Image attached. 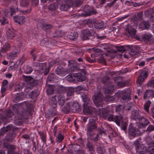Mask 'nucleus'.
<instances>
[{
  "label": "nucleus",
  "instance_id": "obj_1",
  "mask_svg": "<svg viewBox=\"0 0 154 154\" xmlns=\"http://www.w3.org/2000/svg\"><path fill=\"white\" fill-rule=\"evenodd\" d=\"M109 121L115 122L119 126H121V129L125 131L127 128L128 123L126 121H123L122 115L114 116L113 114H110L108 118Z\"/></svg>",
  "mask_w": 154,
  "mask_h": 154
},
{
  "label": "nucleus",
  "instance_id": "obj_2",
  "mask_svg": "<svg viewBox=\"0 0 154 154\" xmlns=\"http://www.w3.org/2000/svg\"><path fill=\"white\" fill-rule=\"evenodd\" d=\"M26 106L25 103H23L20 104H15L13 106V111L16 113L19 114V116L16 115L14 119V122L16 125H20L22 124V117L23 114V113H20V110L21 108Z\"/></svg>",
  "mask_w": 154,
  "mask_h": 154
},
{
  "label": "nucleus",
  "instance_id": "obj_3",
  "mask_svg": "<svg viewBox=\"0 0 154 154\" xmlns=\"http://www.w3.org/2000/svg\"><path fill=\"white\" fill-rule=\"evenodd\" d=\"M103 97L104 96L100 92H98L93 96L94 102L97 107H102L103 106Z\"/></svg>",
  "mask_w": 154,
  "mask_h": 154
},
{
  "label": "nucleus",
  "instance_id": "obj_4",
  "mask_svg": "<svg viewBox=\"0 0 154 154\" xmlns=\"http://www.w3.org/2000/svg\"><path fill=\"white\" fill-rule=\"evenodd\" d=\"M87 134L88 138L92 139L95 135L94 131L97 128V125L95 123L89 122L87 125Z\"/></svg>",
  "mask_w": 154,
  "mask_h": 154
},
{
  "label": "nucleus",
  "instance_id": "obj_5",
  "mask_svg": "<svg viewBox=\"0 0 154 154\" xmlns=\"http://www.w3.org/2000/svg\"><path fill=\"white\" fill-rule=\"evenodd\" d=\"M118 94H119V97H121V100L122 103L128 101L131 99V94L128 90L120 91Z\"/></svg>",
  "mask_w": 154,
  "mask_h": 154
},
{
  "label": "nucleus",
  "instance_id": "obj_6",
  "mask_svg": "<svg viewBox=\"0 0 154 154\" xmlns=\"http://www.w3.org/2000/svg\"><path fill=\"white\" fill-rule=\"evenodd\" d=\"M128 131L130 135L133 138L140 136L142 134L138 128L133 127L131 125L128 128Z\"/></svg>",
  "mask_w": 154,
  "mask_h": 154
},
{
  "label": "nucleus",
  "instance_id": "obj_7",
  "mask_svg": "<svg viewBox=\"0 0 154 154\" xmlns=\"http://www.w3.org/2000/svg\"><path fill=\"white\" fill-rule=\"evenodd\" d=\"M143 40L146 43L150 45L154 43V38L151 34L146 33L141 36Z\"/></svg>",
  "mask_w": 154,
  "mask_h": 154
},
{
  "label": "nucleus",
  "instance_id": "obj_8",
  "mask_svg": "<svg viewBox=\"0 0 154 154\" xmlns=\"http://www.w3.org/2000/svg\"><path fill=\"white\" fill-rule=\"evenodd\" d=\"M73 2L72 0H64L61 3L60 8L62 11H67L72 5Z\"/></svg>",
  "mask_w": 154,
  "mask_h": 154
},
{
  "label": "nucleus",
  "instance_id": "obj_9",
  "mask_svg": "<svg viewBox=\"0 0 154 154\" xmlns=\"http://www.w3.org/2000/svg\"><path fill=\"white\" fill-rule=\"evenodd\" d=\"M24 76V79L27 83V86L32 88L33 86L37 85L38 84V81L30 76Z\"/></svg>",
  "mask_w": 154,
  "mask_h": 154
},
{
  "label": "nucleus",
  "instance_id": "obj_10",
  "mask_svg": "<svg viewBox=\"0 0 154 154\" xmlns=\"http://www.w3.org/2000/svg\"><path fill=\"white\" fill-rule=\"evenodd\" d=\"M68 69L67 71L72 72V71H79L80 69L78 67L77 63L74 60H69L68 61Z\"/></svg>",
  "mask_w": 154,
  "mask_h": 154
},
{
  "label": "nucleus",
  "instance_id": "obj_11",
  "mask_svg": "<svg viewBox=\"0 0 154 154\" xmlns=\"http://www.w3.org/2000/svg\"><path fill=\"white\" fill-rule=\"evenodd\" d=\"M95 32L92 30H90L88 29H84L82 31V34L81 38L83 40H86L88 38V37L93 36Z\"/></svg>",
  "mask_w": 154,
  "mask_h": 154
},
{
  "label": "nucleus",
  "instance_id": "obj_12",
  "mask_svg": "<svg viewBox=\"0 0 154 154\" xmlns=\"http://www.w3.org/2000/svg\"><path fill=\"white\" fill-rule=\"evenodd\" d=\"M138 121L139 123L138 125V127L139 128H144L149 124L148 119L142 116Z\"/></svg>",
  "mask_w": 154,
  "mask_h": 154
},
{
  "label": "nucleus",
  "instance_id": "obj_13",
  "mask_svg": "<svg viewBox=\"0 0 154 154\" xmlns=\"http://www.w3.org/2000/svg\"><path fill=\"white\" fill-rule=\"evenodd\" d=\"M148 76L147 72L146 71L142 72L140 75L139 78L137 81V84L138 86H141L142 83L144 81L145 79Z\"/></svg>",
  "mask_w": 154,
  "mask_h": 154
},
{
  "label": "nucleus",
  "instance_id": "obj_14",
  "mask_svg": "<svg viewBox=\"0 0 154 154\" xmlns=\"http://www.w3.org/2000/svg\"><path fill=\"white\" fill-rule=\"evenodd\" d=\"M98 111V112L97 114H98L100 116L103 117L105 119H107L109 117V112L105 109L101 110V108H98L96 109Z\"/></svg>",
  "mask_w": 154,
  "mask_h": 154
},
{
  "label": "nucleus",
  "instance_id": "obj_15",
  "mask_svg": "<svg viewBox=\"0 0 154 154\" xmlns=\"http://www.w3.org/2000/svg\"><path fill=\"white\" fill-rule=\"evenodd\" d=\"M144 14L146 17H149L151 21H154V8L145 11Z\"/></svg>",
  "mask_w": 154,
  "mask_h": 154
},
{
  "label": "nucleus",
  "instance_id": "obj_16",
  "mask_svg": "<svg viewBox=\"0 0 154 154\" xmlns=\"http://www.w3.org/2000/svg\"><path fill=\"white\" fill-rule=\"evenodd\" d=\"M70 109L73 112H78L81 110V106L77 103L71 102Z\"/></svg>",
  "mask_w": 154,
  "mask_h": 154
},
{
  "label": "nucleus",
  "instance_id": "obj_17",
  "mask_svg": "<svg viewBox=\"0 0 154 154\" xmlns=\"http://www.w3.org/2000/svg\"><path fill=\"white\" fill-rule=\"evenodd\" d=\"M6 35L8 38L12 39L15 36V31L12 28H10L8 29Z\"/></svg>",
  "mask_w": 154,
  "mask_h": 154
},
{
  "label": "nucleus",
  "instance_id": "obj_18",
  "mask_svg": "<svg viewBox=\"0 0 154 154\" xmlns=\"http://www.w3.org/2000/svg\"><path fill=\"white\" fill-rule=\"evenodd\" d=\"M84 10L86 12L85 15V16H90L91 14H95L97 13L96 11L88 5L85 6Z\"/></svg>",
  "mask_w": 154,
  "mask_h": 154
},
{
  "label": "nucleus",
  "instance_id": "obj_19",
  "mask_svg": "<svg viewBox=\"0 0 154 154\" xmlns=\"http://www.w3.org/2000/svg\"><path fill=\"white\" fill-rule=\"evenodd\" d=\"M93 23L95 28L97 29H101L104 26V22L101 20H94Z\"/></svg>",
  "mask_w": 154,
  "mask_h": 154
},
{
  "label": "nucleus",
  "instance_id": "obj_20",
  "mask_svg": "<svg viewBox=\"0 0 154 154\" xmlns=\"http://www.w3.org/2000/svg\"><path fill=\"white\" fill-rule=\"evenodd\" d=\"M14 21L20 25L23 24L25 22V17L23 16H17L14 17Z\"/></svg>",
  "mask_w": 154,
  "mask_h": 154
},
{
  "label": "nucleus",
  "instance_id": "obj_21",
  "mask_svg": "<svg viewBox=\"0 0 154 154\" xmlns=\"http://www.w3.org/2000/svg\"><path fill=\"white\" fill-rule=\"evenodd\" d=\"M154 97V91L152 90H147L146 91L144 95L143 98L144 99H147L150 98Z\"/></svg>",
  "mask_w": 154,
  "mask_h": 154
},
{
  "label": "nucleus",
  "instance_id": "obj_22",
  "mask_svg": "<svg viewBox=\"0 0 154 154\" xmlns=\"http://www.w3.org/2000/svg\"><path fill=\"white\" fill-rule=\"evenodd\" d=\"M75 82H82L85 80L86 77L81 73L75 74Z\"/></svg>",
  "mask_w": 154,
  "mask_h": 154
},
{
  "label": "nucleus",
  "instance_id": "obj_23",
  "mask_svg": "<svg viewBox=\"0 0 154 154\" xmlns=\"http://www.w3.org/2000/svg\"><path fill=\"white\" fill-rule=\"evenodd\" d=\"M139 27L142 30L148 29L150 27V24L148 21H143L139 24Z\"/></svg>",
  "mask_w": 154,
  "mask_h": 154
},
{
  "label": "nucleus",
  "instance_id": "obj_24",
  "mask_svg": "<svg viewBox=\"0 0 154 154\" xmlns=\"http://www.w3.org/2000/svg\"><path fill=\"white\" fill-rule=\"evenodd\" d=\"M57 98L59 105L61 106H63L65 102V99L64 95L63 94L58 95Z\"/></svg>",
  "mask_w": 154,
  "mask_h": 154
},
{
  "label": "nucleus",
  "instance_id": "obj_25",
  "mask_svg": "<svg viewBox=\"0 0 154 154\" xmlns=\"http://www.w3.org/2000/svg\"><path fill=\"white\" fill-rule=\"evenodd\" d=\"M81 96L84 102V105H91V102L89 97L88 95L87 94H83L81 95Z\"/></svg>",
  "mask_w": 154,
  "mask_h": 154
},
{
  "label": "nucleus",
  "instance_id": "obj_26",
  "mask_svg": "<svg viewBox=\"0 0 154 154\" xmlns=\"http://www.w3.org/2000/svg\"><path fill=\"white\" fill-rule=\"evenodd\" d=\"M83 111L84 112L89 114L91 113L93 111H95L94 108L90 106V105H84Z\"/></svg>",
  "mask_w": 154,
  "mask_h": 154
},
{
  "label": "nucleus",
  "instance_id": "obj_27",
  "mask_svg": "<svg viewBox=\"0 0 154 154\" xmlns=\"http://www.w3.org/2000/svg\"><path fill=\"white\" fill-rule=\"evenodd\" d=\"M16 137V134L13 132H9L7 134L5 138L6 140L8 142H12Z\"/></svg>",
  "mask_w": 154,
  "mask_h": 154
},
{
  "label": "nucleus",
  "instance_id": "obj_28",
  "mask_svg": "<svg viewBox=\"0 0 154 154\" xmlns=\"http://www.w3.org/2000/svg\"><path fill=\"white\" fill-rule=\"evenodd\" d=\"M141 117L138 111L134 110L132 112L131 117L133 119L138 120Z\"/></svg>",
  "mask_w": 154,
  "mask_h": 154
},
{
  "label": "nucleus",
  "instance_id": "obj_29",
  "mask_svg": "<svg viewBox=\"0 0 154 154\" xmlns=\"http://www.w3.org/2000/svg\"><path fill=\"white\" fill-rule=\"evenodd\" d=\"M78 36V34L76 32L72 31L69 33L67 37L69 39L74 40L77 38Z\"/></svg>",
  "mask_w": 154,
  "mask_h": 154
},
{
  "label": "nucleus",
  "instance_id": "obj_30",
  "mask_svg": "<svg viewBox=\"0 0 154 154\" xmlns=\"http://www.w3.org/2000/svg\"><path fill=\"white\" fill-rule=\"evenodd\" d=\"M71 102H69L67 103L66 106H64L62 109L61 111L65 114H67L70 110V106Z\"/></svg>",
  "mask_w": 154,
  "mask_h": 154
},
{
  "label": "nucleus",
  "instance_id": "obj_31",
  "mask_svg": "<svg viewBox=\"0 0 154 154\" xmlns=\"http://www.w3.org/2000/svg\"><path fill=\"white\" fill-rule=\"evenodd\" d=\"M58 8V4L57 3H54L48 6V9L51 11H56Z\"/></svg>",
  "mask_w": 154,
  "mask_h": 154
},
{
  "label": "nucleus",
  "instance_id": "obj_32",
  "mask_svg": "<svg viewBox=\"0 0 154 154\" xmlns=\"http://www.w3.org/2000/svg\"><path fill=\"white\" fill-rule=\"evenodd\" d=\"M10 48L11 46L10 44L8 42H6L0 51V55L2 53H6Z\"/></svg>",
  "mask_w": 154,
  "mask_h": 154
},
{
  "label": "nucleus",
  "instance_id": "obj_33",
  "mask_svg": "<svg viewBox=\"0 0 154 154\" xmlns=\"http://www.w3.org/2000/svg\"><path fill=\"white\" fill-rule=\"evenodd\" d=\"M66 91V89L65 87L63 86L59 85L56 90V93L58 95L62 94V93Z\"/></svg>",
  "mask_w": 154,
  "mask_h": 154
},
{
  "label": "nucleus",
  "instance_id": "obj_34",
  "mask_svg": "<svg viewBox=\"0 0 154 154\" xmlns=\"http://www.w3.org/2000/svg\"><path fill=\"white\" fill-rule=\"evenodd\" d=\"M54 87L52 85H49L47 86V88L46 90L47 94L48 95H52L54 93Z\"/></svg>",
  "mask_w": 154,
  "mask_h": 154
},
{
  "label": "nucleus",
  "instance_id": "obj_35",
  "mask_svg": "<svg viewBox=\"0 0 154 154\" xmlns=\"http://www.w3.org/2000/svg\"><path fill=\"white\" fill-rule=\"evenodd\" d=\"M12 128V126L8 125L5 127H3L0 131V136L3 135L4 134L9 131L11 130Z\"/></svg>",
  "mask_w": 154,
  "mask_h": 154
},
{
  "label": "nucleus",
  "instance_id": "obj_36",
  "mask_svg": "<svg viewBox=\"0 0 154 154\" xmlns=\"http://www.w3.org/2000/svg\"><path fill=\"white\" fill-rule=\"evenodd\" d=\"M75 74H70L67 75L66 79L69 82H75Z\"/></svg>",
  "mask_w": 154,
  "mask_h": 154
},
{
  "label": "nucleus",
  "instance_id": "obj_37",
  "mask_svg": "<svg viewBox=\"0 0 154 154\" xmlns=\"http://www.w3.org/2000/svg\"><path fill=\"white\" fill-rule=\"evenodd\" d=\"M126 30L128 32L129 35L131 38H136L137 39H138L137 37H136V31L134 29H133L131 30V31L129 30V29L128 28H127L126 29Z\"/></svg>",
  "mask_w": 154,
  "mask_h": 154
},
{
  "label": "nucleus",
  "instance_id": "obj_38",
  "mask_svg": "<svg viewBox=\"0 0 154 154\" xmlns=\"http://www.w3.org/2000/svg\"><path fill=\"white\" fill-rule=\"evenodd\" d=\"M148 145V149L150 154H154V142H150Z\"/></svg>",
  "mask_w": 154,
  "mask_h": 154
},
{
  "label": "nucleus",
  "instance_id": "obj_39",
  "mask_svg": "<svg viewBox=\"0 0 154 154\" xmlns=\"http://www.w3.org/2000/svg\"><path fill=\"white\" fill-rule=\"evenodd\" d=\"M24 86V84L22 82H20L15 85L14 90L15 91H21Z\"/></svg>",
  "mask_w": 154,
  "mask_h": 154
},
{
  "label": "nucleus",
  "instance_id": "obj_40",
  "mask_svg": "<svg viewBox=\"0 0 154 154\" xmlns=\"http://www.w3.org/2000/svg\"><path fill=\"white\" fill-rule=\"evenodd\" d=\"M57 95L53 96L51 98V103L52 104V106L54 109L56 108L57 106V101L56 100V97Z\"/></svg>",
  "mask_w": 154,
  "mask_h": 154
},
{
  "label": "nucleus",
  "instance_id": "obj_41",
  "mask_svg": "<svg viewBox=\"0 0 154 154\" xmlns=\"http://www.w3.org/2000/svg\"><path fill=\"white\" fill-rule=\"evenodd\" d=\"M15 148V146L10 145L8 147V154H16L14 150Z\"/></svg>",
  "mask_w": 154,
  "mask_h": 154
},
{
  "label": "nucleus",
  "instance_id": "obj_42",
  "mask_svg": "<svg viewBox=\"0 0 154 154\" xmlns=\"http://www.w3.org/2000/svg\"><path fill=\"white\" fill-rule=\"evenodd\" d=\"M114 86L113 85H110V87H108L106 88H104L103 91L104 93L109 94L111 93L114 90Z\"/></svg>",
  "mask_w": 154,
  "mask_h": 154
},
{
  "label": "nucleus",
  "instance_id": "obj_43",
  "mask_svg": "<svg viewBox=\"0 0 154 154\" xmlns=\"http://www.w3.org/2000/svg\"><path fill=\"white\" fill-rule=\"evenodd\" d=\"M64 69L61 66L57 67L55 70L56 73L58 75H61L65 72Z\"/></svg>",
  "mask_w": 154,
  "mask_h": 154
},
{
  "label": "nucleus",
  "instance_id": "obj_44",
  "mask_svg": "<svg viewBox=\"0 0 154 154\" xmlns=\"http://www.w3.org/2000/svg\"><path fill=\"white\" fill-rule=\"evenodd\" d=\"M24 72L27 74L30 73L32 71V67L29 66H26L23 67V68Z\"/></svg>",
  "mask_w": 154,
  "mask_h": 154
},
{
  "label": "nucleus",
  "instance_id": "obj_45",
  "mask_svg": "<svg viewBox=\"0 0 154 154\" xmlns=\"http://www.w3.org/2000/svg\"><path fill=\"white\" fill-rule=\"evenodd\" d=\"M138 150H136L137 154H145L147 151L146 147H144L143 148L141 147L138 149Z\"/></svg>",
  "mask_w": 154,
  "mask_h": 154
},
{
  "label": "nucleus",
  "instance_id": "obj_46",
  "mask_svg": "<svg viewBox=\"0 0 154 154\" xmlns=\"http://www.w3.org/2000/svg\"><path fill=\"white\" fill-rule=\"evenodd\" d=\"M106 6L109 8L113 7L117 8L119 6V4L116 2L114 0L110 3L107 4Z\"/></svg>",
  "mask_w": 154,
  "mask_h": 154
},
{
  "label": "nucleus",
  "instance_id": "obj_47",
  "mask_svg": "<svg viewBox=\"0 0 154 154\" xmlns=\"http://www.w3.org/2000/svg\"><path fill=\"white\" fill-rule=\"evenodd\" d=\"M67 96V97H71L74 94V89L72 88H69L66 89Z\"/></svg>",
  "mask_w": 154,
  "mask_h": 154
},
{
  "label": "nucleus",
  "instance_id": "obj_48",
  "mask_svg": "<svg viewBox=\"0 0 154 154\" xmlns=\"http://www.w3.org/2000/svg\"><path fill=\"white\" fill-rule=\"evenodd\" d=\"M36 51L35 49H32L30 52V54L31 55L33 61H35L36 60V57L38 56V53H35V52Z\"/></svg>",
  "mask_w": 154,
  "mask_h": 154
},
{
  "label": "nucleus",
  "instance_id": "obj_49",
  "mask_svg": "<svg viewBox=\"0 0 154 154\" xmlns=\"http://www.w3.org/2000/svg\"><path fill=\"white\" fill-rule=\"evenodd\" d=\"M151 102L150 101H148L146 102L144 105V109L145 111L149 113V108L151 104Z\"/></svg>",
  "mask_w": 154,
  "mask_h": 154
},
{
  "label": "nucleus",
  "instance_id": "obj_50",
  "mask_svg": "<svg viewBox=\"0 0 154 154\" xmlns=\"http://www.w3.org/2000/svg\"><path fill=\"white\" fill-rule=\"evenodd\" d=\"M52 26L50 24H44L42 26V29H43L45 31H49L52 28Z\"/></svg>",
  "mask_w": 154,
  "mask_h": 154
},
{
  "label": "nucleus",
  "instance_id": "obj_51",
  "mask_svg": "<svg viewBox=\"0 0 154 154\" xmlns=\"http://www.w3.org/2000/svg\"><path fill=\"white\" fill-rule=\"evenodd\" d=\"M141 140L140 138H139V139L136 140L134 143V144L135 146L136 150H138V149L140 147V140Z\"/></svg>",
  "mask_w": 154,
  "mask_h": 154
},
{
  "label": "nucleus",
  "instance_id": "obj_52",
  "mask_svg": "<svg viewBox=\"0 0 154 154\" xmlns=\"http://www.w3.org/2000/svg\"><path fill=\"white\" fill-rule=\"evenodd\" d=\"M20 5L23 7H26L29 4L28 0H20Z\"/></svg>",
  "mask_w": 154,
  "mask_h": 154
},
{
  "label": "nucleus",
  "instance_id": "obj_53",
  "mask_svg": "<svg viewBox=\"0 0 154 154\" xmlns=\"http://www.w3.org/2000/svg\"><path fill=\"white\" fill-rule=\"evenodd\" d=\"M39 134L40 135L42 140L44 143H46V135L45 133L43 131H40L39 132Z\"/></svg>",
  "mask_w": 154,
  "mask_h": 154
},
{
  "label": "nucleus",
  "instance_id": "obj_54",
  "mask_svg": "<svg viewBox=\"0 0 154 154\" xmlns=\"http://www.w3.org/2000/svg\"><path fill=\"white\" fill-rule=\"evenodd\" d=\"M139 53L138 50L136 48H133L131 49V52L129 53L130 54L132 57L134 55H137Z\"/></svg>",
  "mask_w": 154,
  "mask_h": 154
},
{
  "label": "nucleus",
  "instance_id": "obj_55",
  "mask_svg": "<svg viewBox=\"0 0 154 154\" xmlns=\"http://www.w3.org/2000/svg\"><path fill=\"white\" fill-rule=\"evenodd\" d=\"M110 78L107 76H105L101 80V82L103 84L106 85L109 82Z\"/></svg>",
  "mask_w": 154,
  "mask_h": 154
},
{
  "label": "nucleus",
  "instance_id": "obj_56",
  "mask_svg": "<svg viewBox=\"0 0 154 154\" xmlns=\"http://www.w3.org/2000/svg\"><path fill=\"white\" fill-rule=\"evenodd\" d=\"M115 98L113 96H111L109 94L106 95L105 100L107 102H110L114 100Z\"/></svg>",
  "mask_w": 154,
  "mask_h": 154
},
{
  "label": "nucleus",
  "instance_id": "obj_57",
  "mask_svg": "<svg viewBox=\"0 0 154 154\" xmlns=\"http://www.w3.org/2000/svg\"><path fill=\"white\" fill-rule=\"evenodd\" d=\"M64 136L60 133L56 139V141L57 143H60L62 142Z\"/></svg>",
  "mask_w": 154,
  "mask_h": 154
},
{
  "label": "nucleus",
  "instance_id": "obj_58",
  "mask_svg": "<svg viewBox=\"0 0 154 154\" xmlns=\"http://www.w3.org/2000/svg\"><path fill=\"white\" fill-rule=\"evenodd\" d=\"M56 76L54 73H50L47 78V80L48 81H52L53 79L55 78Z\"/></svg>",
  "mask_w": 154,
  "mask_h": 154
},
{
  "label": "nucleus",
  "instance_id": "obj_59",
  "mask_svg": "<svg viewBox=\"0 0 154 154\" xmlns=\"http://www.w3.org/2000/svg\"><path fill=\"white\" fill-rule=\"evenodd\" d=\"M31 88L29 86H27L26 87V89L25 90V91L27 93V94L28 95H33V91H30L31 89Z\"/></svg>",
  "mask_w": 154,
  "mask_h": 154
},
{
  "label": "nucleus",
  "instance_id": "obj_60",
  "mask_svg": "<svg viewBox=\"0 0 154 154\" xmlns=\"http://www.w3.org/2000/svg\"><path fill=\"white\" fill-rule=\"evenodd\" d=\"M117 48V51L120 52V54L118 53V54L120 55H122V53L125 51L124 47L123 46L118 47Z\"/></svg>",
  "mask_w": 154,
  "mask_h": 154
},
{
  "label": "nucleus",
  "instance_id": "obj_61",
  "mask_svg": "<svg viewBox=\"0 0 154 154\" xmlns=\"http://www.w3.org/2000/svg\"><path fill=\"white\" fill-rule=\"evenodd\" d=\"M97 151L98 154H103L105 152V150L103 148L98 147L97 148Z\"/></svg>",
  "mask_w": 154,
  "mask_h": 154
},
{
  "label": "nucleus",
  "instance_id": "obj_62",
  "mask_svg": "<svg viewBox=\"0 0 154 154\" xmlns=\"http://www.w3.org/2000/svg\"><path fill=\"white\" fill-rule=\"evenodd\" d=\"M125 109V106L124 105H119L116 106V112L120 111Z\"/></svg>",
  "mask_w": 154,
  "mask_h": 154
},
{
  "label": "nucleus",
  "instance_id": "obj_63",
  "mask_svg": "<svg viewBox=\"0 0 154 154\" xmlns=\"http://www.w3.org/2000/svg\"><path fill=\"white\" fill-rule=\"evenodd\" d=\"M97 119V117L96 116L93 115H91L89 122L90 123H95V121H96Z\"/></svg>",
  "mask_w": 154,
  "mask_h": 154
},
{
  "label": "nucleus",
  "instance_id": "obj_64",
  "mask_svg": "<svg viewBox=\"0 0 154 154\" xmlns=\"http://www.w3.org/2000/svg\"><path fill=\"white\" fill-rule=\"evenodd\" d=\"M5 115H6L7 117L10 118L12 117L14 114L11 110H8L6 112Z\"/></svg>",
  "mask_w": 154,
  "mask_h": 154
}]
</instances>
